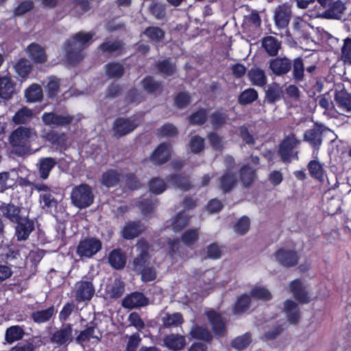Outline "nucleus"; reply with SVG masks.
<instances>
[{
    "label": "nucleus",
    "mask_w": 351,
    "mask_h": 351,
    "mask_svg": "<svg viewBox=\"0 0 351 351\" xmlns=\"http://www.w3.org/2000/svg\"><path fill=\"white\" fill-rule=\"evenodd\" d=\"M251 342V337L248 333L235 338L232 342V346L237 350L245 348Z\"/></svg>",
    "instance_id": "52"
},
{
    "label": "nucleus",
    "mask_w": 351,
    "mask_h": 351,
    "mask_svg": "<svg viewBox=\"0 0 351 351\" xmlns=\"http://www.w3.org/2000/svg\"><path fill=\"white\" fill-rule=\"evenodd\" d=\"M120 174L115 170H109L104 173L101 182L107 187L114 186L120 180Z\"/></svg>",
    "instance_id": "40"
},
{
    "label": "nucleus",
    "mask_w": 351,
    "mask_h": 351,
    "mask_svg": "<svg viewBox=\"0 0 351 351\" xmlns=\"http://www.w3.org/2000/svg\"><path fill=\"white\" fill-rule=\"evenodd\" d=\"M95 294V289L91 281L82 280L75 285L74 295L77 301H89Z\"/></svg>",
    "instance_id": "7"
},
{
    "label": "nucleus",
    "mask_w": 351,
    "mask_h": 351,
    "mask_svg": "<svg viewBox=\"0 0 351 351\" xmlns=\"http://www.w3.org/2000/svg\"><path fill=\"white\" fill-rule=\"evenodd\" d=\"M34 117L33 110L23 106L15 112L12 117V121L16 125L25 124L29 122Z\"/></svg>",
    "instance_id": "26"
},
{
    "label": "nucleus",
    "mask_w": 351,
    "mask_h": 351,
    "mask_svg": "<svg viewBox=\"0 0 351 351\" xmlns=\"http://www.w3.org/2000/svg\"><path fill=\"white\" fill-rule=\"evenodd\" d=\"M175 186L180 188L182 190L186 191L190 188V183L186 178H182L178 176H173L169 180Z\"/></svg>",
    "instance_id": "58"
},
{
    "label": "nucleus",
    "mask_w": 351,
    "mask_h": 351,
    "mask_svg": "<svg viewBox=\"0 0 351 351\" xmlns=\"http://www.w3.org/2000/svg\"><path fill=\"white\" fill-rule=\"evenodd\" d=\"M324 131L322 125H316L314 128L306 130L304 139L315 148H319L322 144V133Z\"/></svg>",
    "instance_id": "15"
},
{
    "label": "nucleus",
    "mask_w": 351,
    "mask_h": 351,
    "mask_svg": "<svg viewBox=\"0 0 351 351\" xmlns=\"http://www.w3.org/2000/svg\"><path fill=\"white\" fill-rule=\"evenodd\" d=\"M17 74L24 78L29 73L32 66L30 62L26 59L20 60L14 66Z\"/></svg>",
    "instance_id": "46"
},
{
    "label": "nucleus",
    "mask_w": 351,
    "mask_h": 351,
    "mask_svg": "<svg viewBox=\"0 0 351 351\" xmlns=\"http://www.w3.org/2000/svg\"><path fill=\"white\" fill-rule=\"evenodd\" d=\"M262 45L269 56H275L280 47V43L273 36H267L263 40Z\"/></svg>",
    "instance_id": "31"
},
{
    "label": "nucleus",
    "mask_w": 351,
    "mask_h": 351,
    "mask_svg": "<svg viewBox=\"0 0 351 351\" xmlns=\"http://www.w3.org/2000/svg\"><path fill=\"white\" fill-rule=\"evenodd\" d=\"M108 261L112 267L121 269L124 267L126 263V258L121 251L114 250L109 254Z\"/></svg>",
    "instance_id": "33"
},
{
    "label": "nucleus",
    "mask_w": 351,
    "mask_h": 351,
    "mask_svg": "<svg viewBox=\"0 0 351 351\" xmlns=\"http://www.w3.org/2000/svg\"><path fill=\"white\" fill-rule=\"evenodd\" d=\"M291 17V8L288 5H280L275 12V23L278 27L285 28Z\"/></svg>",
    "instance_id": "18"
},
{
    "label": "nucleus",
    "mask_w": 351,
    "mask_h": 351,
    "mask_svg": "<svg viewBox=\"0 0 351 351\" xmlns=\"http://www.w3.org/2000/svg\"><path fill=\"white\" fill-rule=\"evenodd\" d=\"M236 184L235 175L232 172L226 173L221 178V188L224 191H228L232 189Z\"/></svg>",
    "instance_id": "48"
},
{
    "label": "nucleus",
    "mask_w": 351,
    "mask_h": 351,
    "mask_svg": "<svg viewBox=\"0 0 351 351\" xmlns=\"http://www.w3.org/2000/svg\"><path fill=\"white\" fill-rule=\"evenodd\" d=\"M71 199L75 206L79 208H84L90 206L93 202L94 195L91 188L88 185L82 184L73 189Z\"/></svg>",
    "instance_id": "4"
},
{
    "label": "nucleus",
    "mask_w": 351,
    "mask_h": 351,
    "mask_svg": "<svg viewBox=\"0 0 351 351\" xmlns=\"http://www.w3.org/2000/svg\"><path fill=\"white\" fill-rule=\"evenodd\" d=\"M101 249V241L95 238H89L80 242L77 254L80 257L90 258Z\"/></svg>",
    "instance_id": "6"
},
{
    "label": "nucleus",
    "mask_w": 351,
    "mask_h": 351,
    "mask_svg": "<svg viewBox=\"0 0 351 351\" xmlns=\"http://www.w3.org/2000/svg\"><path fill=\"white\" fill-rule=\"evenodd\" d=\"M95 328L94 327H88L86 330L82 331L80 334L77 336L76 341L77 343L80 344H83L85 341L90 339L91 338H95L96 339H99V337L97 335H94Z\"/></svg>",
    "instance_id": "54"
},
{
    "label": "nucleus",
    "mask_w": 351,
    "mask_h": 351,
    "mask_svg": "<svg viewBox=\"0 0 351 351\" xmlns=\"http://www.w3.org/2000/svg\"><path fill=\"white\" fill-rule=\"evenodd\" d=\"M16 84L10 73L0 75V97L8 100L15 93Z\"/></svg>",
    "instance_id": "12"
},
{
    "label": "nucleus",
    "mask_w": 351,
    "mask_h": 351,
    "mask_svg": "<svg viewBox=\"0 0 351 351\" xmlns=\"http://www.w3.org/2000/svg\"><path fill=\"white\" fill-rule=\"evenodd\" d=\"M143 229V226L138 223H128L123 229V236L125 239H132L138 236Z\"/></svg>",
    "instance_id": "37"
},
{
    "label": "nucleus",
    "mask_w": 351,
    "mask_h": 351,
    "mask_svg": "<svg viewBox=\"0 0 351 351\" xmlns=\"http://www.w3.org/2000/svg\"><path fill=\"white\" fill-rule=\"evenodd\" d=\"M190 334L192 337L203 341H209L212 337L210 332L206 328L197 325L192 327Z\"/></svg>",
    "instance_id": "41"
},
{
    "label": "nucleus",
    "mask_w": 351,
    "mask_h": 351,
    "mask_svg": "<svg viewBox=\"0 0 351 351\" xmlns=\"http://www.w3.org/2000/svg\"><path fill=\"white\" fill-rule=\"evenodd\" d=\"M54 313V307L51 306L47 309L33 313L32 317L35 322L43 323L48 321Z\"/></svg>",
    "instance_id": "42"
},
{
    "label": "nucleus",
    "mask_w": 351,
    "mask_h": 351,
    "mask_svg": "<svg viewBox=\"0 0 351 351\" xmlns=\"http://www.w3.org/2000/svg\"><path fill=\"white\" fill-rule=\"evenodd\" d=\"M36 138L37 134L34 128L21 126L12 133L10 142L14 147L25 149Z\"/></svg>",
    "instance_id": "3"
},
{
    "label": "nucleus",
    "mask_w": 351,
    "mask_h": 351,
    "mask_svg": "<svg viewBox=\"0 0 351 351\" xmlns=\"http://www.w3.org/2000/svg\"><path fill=\"white\" fill-rule=\"evenodd\" d=\"M197 238L198 233L197 229L187 230L182 237L183 243L188 246L193 245L197 240Z\"/></svg>",
    "instance_id": "55"
},
{
    "label": "nucleus",
    "mask_w": 351,
    "mask_h": 351,
    "mask_svg": "<svg viewBox=\"0 0 351 351\" xmlns=\"http://www.w3.org/2000/svg\"><path fill=\"white\" fill-rule=\"evenodd\" d=\"M27 53L35 62L43 63L47 60L44 49L36 43L30 44L27 48Z\"/></svg>",
    "instance_id": "23"
},
{
    "label": "nucleus",
    "mask_w": 351,
    "mask_h": 351,
    "mask_svg": "<svg viewBox=\"0 0 351 351\" xmlns=\"http://www.w3.org/2000/svg\"><path fill=\"white\" fill-rule=\"evenodd\" d=\"M337 106L341 113H351V95L345 91H340L335 97Z\"/></svg>",
    "instance_id": "22"
},
{
    "label": "nucleus",
    "mask_w": 351,
    "mask_h": 351,
    "mask_svg": "<svg viewBox=\"0 0 351 351\" xmlns=\"http://www.w3.org/2000/svg\"><path fill=\"white\" fill-rule=\"evenodd\" d=\"M189 210L179 213L171 219V228L174 232H179L186 226L190 221Z\"/></svg>",
    "instance_id": "24"
},
{
    "label": "nucleus",
    "mask_w": 351,
    "mask_h": 351,
    "mask_svg": "<svg viewBox=\"0 0 351 351\" xmlns=\"http://www.w3.org/2000/svg\"><path fill=\"white\" fill-rule=\"evenodd\" d=\"M139 123L140 121L136 117L117 119L113 126L114 134L119 136L125 135L133 131Z\"/></svg>",
    "instance_id": "10"
},
{
    "label": "nucleus",
    "mask_w": 351,
    "mask_h": 351,
    "mask_svg": "<svg viewBox=\"0 0 351 351\" xmlns=\"http://www.w3.org/2000/svg\"><path fill=\"white\" fill-rule=\"evenodd\" d=\"M248 76L252 83L256 86H263L266 84L265 73L260 69H252L248 73Z\"/></svg>",
    "instance_id": "36"
},
{
    "label": "nucleus",
    "mask_w": 351,
    "mask_h": 351,
    "mask_svg": "<svg viewBox=\"0 0 351 351\" xmlns=\"http://www.w3.org/2000/svg\"><path fill=\"white\" fill-rule=\"evenodd\" d=\"M56 160L52 158H41L38 163V169L40 177L47 179L49 172L56 165Z\"/></svg>",
    "instance_id": "32"
},
{
    "label": "nucleus",
    "mask_w": 351,
    "mask_h": 351,
    "mask_svg": "<svg viewBox=\"0 0 351 351\" xmlns=\"http://www.w3.org/2000/svg\"><path fill=\"white\" fill-rule=\"evenodd\" d=\"M178 130L172 124H165L159 130V135L161 136H173L176 135Z\"/></svg>",
    "instance_id": "63"
},
{
    "label": "nucleus",
    "mask_w": 351,
    "mask_h": 351,
    "mask_svg": "<svg viewBox=\"0 0 351 351\" xmlns=\"http://www.w3.org/2000/svg\"><path fill=\"white\" fill-rule=\"evenodd\" d=\"M284 312L288 317L290 324H295L300 318V311L295 302L287 300L285 302Z\"/></svg>",
    "instance_id": "29"
},
{
    "label": "nucleus",
    "mask_w": 351,
    "mask_h": 351,
    "mask_svg": "<svg viewBox=\"0 0 351 351\" xmlns=\"http://www.w3.org/2000/svg\"><path fill=\"white\" fill-rule=\"evenodd\" d=\"M144 34L154 42H159L164 37L163 31L156 27H150L146 29Z\"/></svg>",
    "instance_id": "51"
},
{
    "label": "nucleus",
    "mask_w": 351,
    "mask_h": 351,
    "mask_svg": "<svg viewBox=\"0 0 351 351\" xmlns=\"http://www.w3.org/2000/svg\"><path fill=\"white\" fill-rule=\"evenodd\" d=\"M147 299L141 293H133L123 300V306L128 308H133L145 306Z\"/></svg>",
    "instance_id": "21"
},
{
    "label": "nucleus",
    "mask_w": 351,
    "mask_h": 351,
    "mask_svg": "<svg viewBox=\"0 0 351 351\" xmlns=\"http://www.w3.org/2000/svg\"><path fill=\"white\" fill-rule=\"evenodd\" d=\"M106 73L112 77H120L123 73V68L121 64L118 63L109 64L107 66Z\"/></svg>",
    "instance_id": "60"
},
{
    "label": "nucleus",
    "mask_w": 351,
    "mask_h": 351,
    "mask_svg": "<svg viewBox=\"0 0 351 351\" xmlns=\"http://www.w3.org/2000/svg\"><path fill=\"white\" fill-rule=\"evenodd\" d=\"M308 168L311 176L319 180L322 181L324 178V170L322 165L317 160H311L308 162Z\"/></svg>",
    "instance_id": "34"
},
{
    "label": "nucleus",
    "mask_w": 351,
    "mask_h": 351,
    "mask_svg": "<svg viewBox=\"0 0 351 351\" xmlns=\"http://www.w3.org/2000/svg\"><path fill=\"white\" fill-rule=\"evenodd\" d=\"M274 256L276 261L285 267L294 266L299 260L298 254L295 251L285 248L279 249Z\"/></svg>",
    "instance_id": "11"
},
{
    "label": "nucleus",
    "mask_w": 351,
    "mask_h": 351,
    "mask_svg": "<svg viewBox=\"0 0 351 351\" xmlns=\"http://www.w3.org/2000/svg\"><path fill=\"white\" fill-rule=\"evenodd\" d=\"M25 97L28 103L40 101L43 97L41 86L38 84H33L25 91Z\"/></svg>",
    "instance_id": "28"
},
{
    "label": "nucleus",
    "mask_w": 351,
    "mask_h": 351,
    "mask_svg": "<svg viewBox=\"0 0 351 351\" xmlns=\"http://www.w3.org/2000/svg\"><path fill=\"white\" fill-rule=\"evenodd\" d=\"M23 329L19 326L8 328L5 332V340L11 343L21 339L23 336Z\"/></svg>",
    "instance_id": "39"
},
{
    "label": "nucleus",
    "mask_w": 351,
    "mask_h": 351,
    "mask_svg": "<svg viewBox=\"0 0 351 351\" xmlns=\"http://www.w3.org/2000/svg\"><path fill=\"white\" fill-rule=\"evenodd\" d=\"M270 69L276 75L287 73L291 68L290 61L285 58H278L270 62Z\"/></svg>",
    "instance_id": "25"
},
{
    "label": "nucleus",
    "mask_w": 351,
    "mask_h": 351,
    "mask_svg": "<svg viewBox=\"0 0 351 351\" xmlns=\"http://www.w3.org/2000/svg\"><path fill=\"white\" fill-rule=\"evenodd\" d=\"M250 300V298L249 295L246 294L241 295L235 304L234 313L235 314H239L245 311L249 307Z\"/></svg>",
    "instance_id": "49"
},
{
    "label": "nucleus",
    "mask_w": 351,
    "mask_h": 351,
    "mask_svg": "<svg viewBox=\"0 0 351 351\" xmlns=\"http://www.w3.org/2000/svg\"><path fill=\"white\" fill-rule=\"evenodd\" d=\"M241 178L245 186H248L255 178V169L253 167L245 165L241 169Z\"/></svg>",
    "instance_id": "43"
},
{
    "label": "nucleus",
    "mask_w": 351,
    "mask_h": 351,
    "mask_svg": "<svg viewBox=\"0 0 351 351\" xmlns=\"http://www.w3.org/2000/svg\"><path fill=\"white\" fill-rule=\"evenodd\" d=\"M138 256L133 261V269L141 274V279L144 282L154 280L156 277V273L154 268L149 267V246L143 239L138 241L136 245Z\"/></svg>",
    "instance_id": "1"
},
{
    "label": "nucleus",
    "mask_w": 351,
    "mask_h": 351,
    "mask_svg": "<svg viewBox=\"0 0 351 351\" xmlns=\"http://www.w3.org/2000/svg\"><path fill=\"white\" fill-rule=\"evenodd\" d=\"M222 254L221 248L217 244L213 243L207 247V256L211 259H219Z\"/></svg>",
    "instance_id": "62"
},
{
    "label": "nucleus",
    "mask_w": 351,
    "mask_h": 351,
    "mask_svg": "<svg viewBox=\"0 0 351 351\" xmlns=\"http://www.w3.org/2000/svg\"><path fill=\"white\" fill-rule=\"evenodd\" d=\"M165 345L173 351L182 350L185 346V337L180 335H170L164 339Z\"/></svg>",
    "instance_id": "27"
},
{
    "label": "nucleus",
    "mask_w": 351,
    "mask_h": 351,
    "mask_svg": "<svg viewBox=\"0 0 351 351\" xmlns=\"http://www.w3.org/2000/svg\"><path fill=\"white\" fill-rule=\"evenodd\" d=\"M163 323L167 326H178L183 322L182 315L180 313L166 314L162 317Z\"/></svg>",
    "instance_id": "47"
},
{
    "label": "nucleus",
    "mask_w": 351,
    "mask_h": 351,
    "mask_svg": "<svg viewBox=\"0 0 351 351\" xmlns=\"http://www.w3.org/2000/svg\"><path fill=\"white\" fill-rule=\"evenodd\" d=\"M250 227V219L247 217H242L234 226V231L240 234H245Z\"/></svg>",
    "instance_id": "57"
},
{
    "label": "nucleus",
    "mask_w": 351,
    "mask_h": 351,
    "mask_svg": "<svg viewBox=\"0 0 351 351\" xmlns=\"http://www.w3.org/2000/svg\"><path fill=\"white\" fill-rule=\"evenodd\" d=\"M171 155V147L167 143H161L150 156V160L156 165L166 162Z\"/></svg>",
    "instance_id": "17"
},
{
    "label": "nucleus",
    "mask_w": 351,
    "mask_h": 351,
    "mask_svg": "<svg viewBox=\"0 0 351 351\" xmlns=\"http://www.w3.org/2000/svg\"><path fill=\"white\" fill-rule=\"evenodd\" d=\"M35 189L40 193L39 201L43 209L48 211L57 206L58 202L47 185L44 184H36Z\"/></svg>",
    "instance_id": "8"
},
{
    "label": "nucleus",
    "mask_w": 351,
    "mask_h": 351,
    "mask_svg": "<svg viewBox=\"0 0 351 351\" xmlns=\"http://www.w3.org/2000/svg\"><path fill=\"white\" fill-rule=\"evenodd\" d=\"M300 141L293 134L286 136L280 145L279 155L284 162H291L293 159H298V153L294 150Z\"/></svg>",
    "instance_id": "5"
},
{
    "label": "nucleus",
    "mask_w": 351,
    "mask_h": 351,
    "mask_svg": "<svg viewBox=\"0 0 351 351\" xmlns=\"http://www.w3.org/2000/svg\"><path fill=\"white\" fill-rule=\"evenodd\" d=\"M73 339V330L71 326H65L57 330L52 336L53 342L67 346Z\"/></svg>",
    "instance_id": "16"
},
{
    "label": "nucleus",
    "mask_w": 351,
    "mask_h": 351,
    "mask_svg": "<svg viewBox=\"0 0 351 351\" xmlns=\"http://www.w3.org/2000/svg\"><path fill=\"white\" fill-rule=\"evenodd\" d=\"M341 58L344 62L351 64V38H346L341 49Z\"/></svg>",
    "instance_id": "59"
},
{
    "label": "nucleus",
    "mask_w": 351,
    "mask_h": 351,
    "mask_svg": "<svg viewBox=\"0 0 351 351\" xmlns=\"http://www.w3.org/2000/svg\"><path fill=\"white\" fill-rule=\"evenodd\" d=\"M16 173L14 171L0 173V192L12 187L16 183Z\"/></svg>",
    "instance_id": "30"
},
{
    "label": "nucleus",
    "mask_w": 351,
    "mask_h": 351,
    "mask_svg": "<svg viewBox=\"0 0 351 351\" xmlns=\"http://www.w3.org/2000/svg\"><path fill=\"white\" fill-rule=\"evenodd\" d=\"M290 291L295 298L301 303L310 302L311 298L306 290V287L300 280H293L289 285Z\"/></svg>",
    "instance_id": "14"
},
{
    "label": "nucleus",
    "mask_w": 351,
    "mask_h": 351,
    "mask_svg": "<svg viewBox=\"0 0 351 351\" xmlns=\"http://www.w3.org/2000/svg\"><path fill=\"white\" fill-rule=\"evenodd\" d=\"M2 214L12 221H19V208L13 204H3L0 206Z\"/></svg>",
    "instance_id": "35"
},
{
    "label": "nucleus",
    "mask_w": 351,
    "mask_h": 351,
    "mask_svg": "<svg viewBox=\"0 0 351 351\" xmlns=\"http://www.w3.org/2000/svg\"><path fill=\"white\" fill-rule=\"evenodd\" d=\"M257 97V92L253 88H249L240 95L239 102L242 104H247L256 100Z\"/></svg>",
    "instance_id": "50"
},
{
    "label": "nucleus",
    "mask_w": 351,
    "mask_h": 351,
    "mask_svg": "<svg viewBox=\"0 0 351 351\" xmlns=\"http://www.w3.org/2000/svg\"><path fill=\"white\" fill-rule=\"evenodd\" d=\"M42 138H45V140L51 142L52 144H56L59 146L63 147L65 145L64 144V139H65V135H58L55 132H50L46 135H43Z\"/></svg>",
    "instance_id": "53"
},
{
    "label": "nucleus",
    "mask_w": 351,
    "mask_h": 351,
    "mask_svg": "<svg viewBox=\"0 0 351 351\" xmlns=\"http://www.w3.org/2000/svg\"><path fill=\"white\" fill-rule=\"evenodd\" d=\"M208 320L210 322L214 332L218 336H223L226 329L223 320L221 315L215 311H209L206 313Z\"/></svg>",
    "instance_id": "20"
},
{
    "label": "nucleus",
    "mask_w": 351,
    "mask_h": 351,
    "mask_svg": "<svg viewBox=\"0 0 351 351\" xmlns=\"http://www.w3.org/2000/svg\"><path fill=\"white\" fill-rule=\"evenodd\" d=\"M73 117L69 115H59L54 112H45L42 115V121L46 125L64 126L70 123Z\"/></svg>",
    "instance_id": "13"
},
{
    "label": "nucleus",
    "mask_w": 351,
    "mask_h": 351,
    "mask_svg": "<svg viewBox=\"0 0 351 351\" xmlns=\"http://www.w3.org/2000/svg\"><path fill=\"white\" fill-rule=\"evenodd\" d=\"M304 73V66L300 58L295 59L293 62V75L296 80L302 79Z\"/></svg>",
    "instance_id": "64"
},
{
    "label": "nucleus",
    "mask_w": 351,
    "mask_h": 351,
    "mask_svg": "<svg viewBox=\"0 0 351 351\" xmlns=\"http://www.w3.org/2000/svg\"><path fill=\"white\" fill-rule=\"evenodd\" d=\"M204 147V140L197 136L191 138L190 142V148L192 152L198 153Z\"/></svg>",
    "instance_id": "61"
},
{
    "label": "nucleus",
    "mask_w": 351,
    "mask_h": 351,
    "mask_svg": "<svg viewBox=\"0 0 351 351\" xmlns=\"http://www.w3.org/2000/svg\"><path fill=\"white\" fill-rule=\"evenodd\" d=\"M93 35L91 33L79 32L64 45L66 59L71 64H75L83 58L82 49L92 40Z\"/></svg>",
    "instance_id": "2"
},
{
    "label": "nucleus",
    "mask_w": 351,
    "mask_h": 351,
    "mask_svg": "<svg viewBox=\"0 0 351 351\" xmlns=\"http://www.w3.org/2000/svg\"><path fill=\"white\" fill-rule=\"evenodd\" d=\"M60 86V81L53 76L49 77L48 82L45 86L46 91L49 97L53 98L59 92Z\"/></svg>",
    "instance_id": "44"
},
{
    "label": "nucleus",
    "mask_w": 351,
    "mask_h": 351,
    "mask_svg": "<svg viewBox=\"0 0 351 351\" xmlns=\"http://www.w3.org/2000/svg\"><path fill=\"white\" fill-rule=\"evenodd\" d=\"M327 8L323 12H315L310 15L311 18H326V19H340L345 10L344 4L339 1L335 0L330 5L327 6Z\"/></svg>",
    "instance_id": "9"
},
{
    "label": "nucleus",
    "mask_w": 351,
    "mask_h": 351,
    "mask_svg": "<svg viewBox=\"0 0 351 351\" xmlns=\"http://www.w3.org/2000/svg\"><path fill=\"white\" fill-rule=\"evenodd\" d=\"M149 189L154 194H160L166 189V184L162 180L154 178L149 182Z\"/></svg>",
    "instance_id": "56"
},
{
    "label": "nucleus",
    "mask_w": 351,
    "mask_h": 351,
    "mask_svg": "<svg viewBox=\"0 0 351 351\" xmlns=\"http://www.w3.org/2000/svg\"><path fill=\"white\" fill-rule=\"evenodd\" d=\"M34 229V223L32 220L21 219L16 227V236L18 240H26L29 234Z\"/></svg>",
    "instance_id": "19"
},
{
    "label": "nucleus",
    "mask_w": 351,
    "mask_h": 351,
    "mask_svg": "<svg viewBox=\"0 0 351 351\" xmlns=\"http://www.w3.org/2000/svg\"><path fill=\"white\" fill-rule=\"evenodd\" d=\"M124 286L123 283L115 280L112 284L108 285L106 287L107 295L112 298H119L123 293Z\"/></svg>",
    "instance_id": "38"
},
{
    "label": "nucleus",
    "mask_w": 351,
    "mask_h": 351,
    "mask_svg": "<svg viewBox=\"0 0 351 351\" xmlns=\"http://www.w3.org/2000/svg\"><path fill=\"white\" fill-rule=\"evenodd\" d=\"M251 295L258 300L267 301L271 298V294L269 291L264 287L257 286L254 287L250 291Z\"/></svg>",
    "instance_id": "45"
}]
</instances>
